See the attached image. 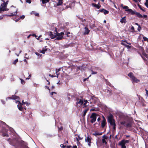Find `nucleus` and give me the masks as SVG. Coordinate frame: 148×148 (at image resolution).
<instances>
[{"label": "nucleus", "mask_w": 148, "mask_h": 148, "mask_svg": "<svg viewBox=\"0 0 148 148\" xmlns=\"http://www.w3.org/2000/svg\"><path fill=\"white\" fill-rule=\"evenodd\" d=\"M85 30L84 34H88L89 32V30H88V28L86 27H85Z\"/></svg>", "instance_id": "aec40b11"}, {"label": "nucleus", "mask_w": 148, "mask_h": 148, "mask_svg": "<svg viewBox=\"0 0 148 148\" xmlns=\"http://www.w3.org/2000/svg\"><path fill=\"white\" fill-rule=\"evenodd\" d=\"M3 16H0V20H1L3 18Z\"/></svg>", "instance_id": "680f3d73"}, {"label": "nucleus", "mask_w": 148, "mask_h": 148, "mask_svg": "<svg viewBox=\"0 0 148 148\" xmlns=\"http://www.w3.org/2000/svg\"><path fill=\"white\" fill-rule=\"evenodd\" d=\"M5 133H4V131H2V133H3V136H7V137H8V134L6 133V132H7V130H6L5 129Z\"/></svg>", "instance_id": "4be33fe9"}, {"label": "nucleus", "mask_w": 148, "mask_h": 148, "mask_svg": "<svg viewBox=\"0 0 148 148\" xmlns=\"http://www.w3.org/2000/svg\"><path fill=\"white\" fill-rule=\"evenodd\" d=\"M92 5L93 6H94L97 8V4H96L94 3H92Z\"/></svg>", "instance_id": "49530a36"}, {"label": "nucleus", "mask_w": 148, "mask_h": 148, "mask_svg": "<svg viewBox=\"0 0 148 148\" xmlns=\"http://www.w3.org/2000/svg\"><path fill=\"white\" fill-rule=\"evenodd\" d=\"M143 39H144V40L145 41L148 40V39L145 37H143Z\"/></svg>", "instance_id": "a18cd8bd"}, {"label": "nucleus", "mask_w": 148, "mask_h": 148, "mask_svg": "<svg viewBox=\"0 0 148 148\" xmlns=\"http://www.w3.org/2000/svg\"><path fill=\"white\" fill-rule=\"evenodd\" d=\"M20 79L21 81V83L22 84H25V82L22 79Z\"/></svg>", "instance_id": "f704fd0d"}, {"label": "nucleus", "mask_w": 148, "mask_h": 148, "mask_svg": "<svg viewBox=\"0 0 148 148\" xmlns=\"http://www.w3.org/2000/svg\"><path fill=\"white\" fill-rule=\"evenodd\" d=\"M92 72V74H96L97 73V72H94L93 71L91 70Z\"/></svg>", "instance_id": "79ce46f5"}, {"label": "nucleus", "mask_w": 148, "mask_h": 148, "mask_svg": "<svg viewBox=\"0 0 148 148\" xmlns=\"http://www.w3.org/2000/svg\"><path fill=\"white\" fill-rule=\"evenodd\" d=\"M47 47V46L45 47V48L44 49H42V50H40L38 51V52L43 54L45 53V52H50V49H49L46 48Z\"/></svg>", "instance_id": "6e6552de"}, {"label": "nucleus", "mask_w": 148, "mask_h": 148, "mask_svg": "<svg viewBox=\"0 0 148 148\" xmlns=\"http://www.w3.org/2000/svg\"><path fill=\"white\" fill-rule=\"evenodd\" d=\"M88 110H89V108H86L84 111V113H83V116H85V115L87 113V112Z\"/></svg>", "instance_id": "bb28decb"}, {"label": "nucleus", "mask_w": 148, "mask_h": 148, "mask_svg": "<svg viewBox=\"0 0 148 148\" xmlns=\"http://www.w3.org/2000/svg\"><path fill=\"white\" fill-rule=\"evenodd\" d=\"M7 5L5 3H2L0 7V13L2 11H7L8 10V9L6 8Z\"/></svg>", "instance_id": "39448f33"}, {"label": "nucleus", "mask_w": 148, "mask_h": 148, "mask_svg": "<svg viewBox=\"0 0 148 148\" xmlns=\"http://www.w3.org/2000/svg\"><path fill=\"white\" fill-rule=\"evenodd\" d=\"M31 36H32L33 37H35L36 38V35L35 34H31Z\"/></svg>", "instance_id": "de8ad7c7"}, {"label": "nucleus", "mask_w": 148, "mask_h": 148, "mask_svg": "<svg viewBox=\"0 0 148 148\" xmlns=\"http://www.w3.org/2000/svg\"><path fill=\"white\" fill-rule=\"evenodd\" d=\"M8 99H19V97L18 96H16L15 95H12V97H9L8 98Z\"/></svg>", "instance_id": "2eb2a0df"}, {"label": "nucleus", "mask_w": 148, "mask_h": 148, "mask_svg": "<svg viewBox=\"0 0 148 148\" xmlns=\"http://www.w3.org/2000/svg\"><path fill=\"white\" fill-rule=\"evenodd\" d=\"M82 137H80L79 135L78 136V138H76V140L77 141V143H79V140H81L83 139Z\"/></svg>", "instance_id": "412c9836"}, {"label": "nucleus", "mask_w": 148, "mask_h": 148, "mask_svg": "<svg viewBox=\"0 0 148 148\" xmlns=\"http://www.w3.org/2000/svg\"><path fill=\"white\" fill-rule=\"evenodd\" d=\"M60 147H65V146L63 144H61L60 145Z\"/></svg>", "instance_id": "bf43d9fd"}, {"label": "nucleus", "mask_w": 148, "mask_h": 148, "mask_svg": "<svg viewBox=\"0 0 148 148\" xmlns=\"http://www.w3.org/2000/svg\"><path fill=\"white\" fill-rule=\"evenodd\" d=\"M70 34V32H68L66 33V35L67 36H68V35Z\"/></svg>", "instance_id": "0e129e2a"}, {"label": "nucleus", "mask_w": 148, "mask_h": 148, "mask_svg": "<svg viewBox=\"0 0 148 148\" xmlns=\"http://www.w3.org/2000/svg\"><path fill=\"white\" fill-rule=\"evenodd\" d=\"M147 15H144L143 16V18H145L147 17Z\"/></svg>", "instance_id": "13d9d810"}, {"label": "nucleus", "mask_w": 148, "mask_h": 148, "mask_svg": "<svg viewBox=\"0 0 148 148\" xmlns=\"http://www.w3.org/2000/svg\"><path fill=\"white\" fill-rule=\"evenodd\" d=\"M145 5L147 8H148V0H146Z\"/></svg>", "instance_id": "72a5a7b5"}, {"label": "nucleus", "mask_w": 148, "mask_h": 148, "mask_svg": "<svg viewBox=\"0 0 148 148\" xmlns=\"http://www.w3.org/2000/svg\"><path fill=\"white\" fill-rule=\"evenodd\" d=\"M124 142H125V144H126V143H129V142H130V140H122Z\"/></svg>", "instance_id": "2f4dec72"}, {"label": "nucleus", "mask_w": 148, "mask_h": 148, "mask_svg": "<svg viewBox=\"0 0 148 148\" xmlns=\"http://www.w3.org/2000/svg\"><path fill=\"white\" fill-rule=\"evenodd\" d=\"M91 138L90 136H88L85 138V141L88 143V145L90 147L91 146Z\"/></svg>", "instance_id": "0eeeda50"}, {"label": "nucleus", "mask_w": 148, "mask_h": 148, "mask_svg": "<svg viewBox=\"0 0 148 148\" xmlns=\"http://www.w3.org/2000/svg\"><path fill=\"white\" fill-rule=\"evenodd\" d=\"M60 68H59V69H56V74L57 75V77H58V75H59L60 74V73H58V72H59L60 71Z\"/></svg>", "instance_id": "393cba45"}, {"label": "nucleus", "mask_w": 148, "mask_h": 148, "mask_svg": "<svg viewBox=\"0 0 148 148\" xmlns=\"http://www.w3.org/2000/svg\"><path fill=\"white\" fill-rule=\"evenodd\" d=\"M113 126V129L114 130H115V128H116V127H115L116 124H115V125H114Z\"/></svg>", "instance_id": "052dcab7"}, {"label": "nucleus", "mask_w": 148, "mask_h": 148, "mask_svg": "<svg viewBox=\"0 0 148 148\" xmlns=\"http://www.w3.org/2000/svg\"><path fill=\"white\" fill-rule=\"evenodd\" d=\"M134 27L133 26H132V27H131V29L132 30H134Z\"/></svg>", "instance_id": "69168bd1"}, {"label": "nucleus", "mask_w": 148, "mask_h": 148, "mask_svg": "<svg viewBox=\"0 0 148 148\" xmlns=\"http://www.w3.org/2000/svg\"><path fill=\"white\" fill-rule=\"evenodd\" d=\"M102 134V132H96L95 133H93V135L96 136H97L101 135Z\"/></svg>", "instance_id": "f3484780"}, {"label": "nucleus", "mask_w": 148, "mask_h": 148, "mask_svg": "<svg viewBox=\"0 0 148 148\" xmlns=\"http://www.w3.org/2000/svg\"><path fill=\"white\" fill-rule=\"evenodd\" d=\"M23 142L22 141H16L14 140L13 141V145L16 148H18V146H22Z\"/></svg>", "instance_id": "7ed1b4c3"}, {"label": "nucleus", "mask_w": 148, "mask_h": 148, "mask_svg": "<svg viewBox=\"0 0 148 148\" xmlns=\"http://www.w3.org/2000/svg\"><path fill=\"white\" fill-rule=\"evenodd\" d=\"M102 143H105L106 144H107V143L106 142V141L105 140V139H102Z\"/></svg>", "instance_id": "58836bf2"}, {"label": "nucleus", "mask_w": 148, "mask_h": 148, "mask_svg": "<svg viewBox=\"0 0 148 148\" xmlns=\"http://www.w3.org/2000/svg\"><path fill=\"white\" fill-rule=\"evenodd\" d=\"M128 76L130 77L132 81V83H138L140 82L139 79H137L134 76L133 73L130 72L128 74Z\"/></svg>", "instance_id": "f257e3e1"}, {"label": "nucleus", "mask_w": 148, "mask_h": 148, "mask_svg": "<svg viewBox=\"0 0 148 148\" xmlns=\"http://www.w3.org/2000/svg\"><path fill=\"white\" fill-rule=\"evenodd\" d=\"M49 76L52 77H57V76H54L53 75H51L50 74H49Z\"/></svg>", "instance_id": "3c124183"}, {"label": "nucleus", "mask_w": 148, "mask_h": 148, "mask_svg": "<svg viewBox=\"0 0 148 148\" xmlns=\"http://www.w3.org/2000/svg\"><path fill=\"white\" fill-rule=\"evenodd\" d=\"M128 11L132 15L136 14L139 18H143V15L139 12H137L136 11H133L132 9H129Z\"/></svg>", "instance_id": "20e7f679"}, {"label": "nucleus", "mask_w": 148, "mask_h": 148, "mask_svg": "<svg viewBox=\"0 0 148 148\" xmlns=\"http://www.w3.org/2000/svg\"><path fill=\"white\" fill-rule=\"evenodd\" d=\"M97 115V114L96 113H93L90 116V118L92 119L90 121L91 123H93L96 121Z\"/></svg>", "instance_id": "423d86ee"}, {"label": "nucleus", "mask_w": 148, "mask_h": 148, "mask_svg": "<svg viewBox=\"0 0 148 148\" xmlns=\"http://www.w3.org/2000/svg\"><path fill=\"white\" fill-rule=\"evenodd\" d=\"M106 120L105 119H103V120H102V122H101V127L102 128H104V127L105 126V125H106Z\"/></svg>", "instance_id": "f8f14e48"}, {"label": "nucleus", "mask_w": 148, "mask_h": 148, "mask_svg": "<svg viewBox=\"0 0 148 148\" xmlns=\"http://www.w3.org/2000/svg\"><path fill=\"white\" fill-rule=\"evenodd\" d=\"M26 2L30 4L31 2V0H26Z\"/></svg>", "instance_id": "c03bdc74"}, {"label": "nucleus", "mask_w": 148, "mask_h": 148, "mask_svg": "<svg viewBox=\"0 0 148 148\" xmlns=\"http://www.w3.org/2000/svg\"><path fill=\"white\" fill-rule=\"evenodd\" d=\"M125 126L127 127H130L132 126V124L130 122L126 123Z\"/></svg>", "instance_id": "6ab92c4d"}, {"label": "nucleus", "mask_w": 148, "mask_h": 148, "mask_svg": "<svg viewBox=\"0 0 148 148\" xmlns=\"http://www.w3.org/2000/svg\"><path fill=\"white\" fill-rule=\"evenodd\" d=\"M101 120V119L100 118V117H99L97 119V121H100Z\"/></svg>", "instance_id": "e2e57ef3"}, {"label": "nucleus", "mask_w": 148, "mask_h": 148, "mask_svg": "<svg viewBox=\"0 0 148 148\" xmlns=\"http://www.w3.org/2000/svg\"><path fill=\"white\" fill-rule=\"evenodd\" d=\"M141 27H140V25H139L138 27V30L139 31H140V30H141Z\"/></svg>", "instance_id": "8fccbe9b"}, {"label": "nucleus", "mask_w": 148, "mask_h": 148, "mask_svg": "<svg viewBox=\"0 0 148 148\" xmlns=\"http://www.w3.org/2000/svg\"><path fill=\"white\" fill-rule=\"evenodd\" d=\"M22 102L23 104H26L27 106H28L29 104L27 102H24L23 100L22 101Z\"/></svg>", "instance_id": "c9c22d12"}, {"label": "nucleus", "mask_w": 148, "mask_h": 148, "mask_svg": "<svg viewBox=\"0 0 148 148\" xmlns=\"http://www.w3.org/2000/svg\"><path fill=\"white\" fill-rule=\"evenodd\" d=\"M126 123V122L125 121H122L120 123L121 124L124 125H125Z\"/></svg>", "instance_id": "4c0bfd02"}, {"label": "nucleus", "mask_w": 148, "mask_h": 148, "mask_svg": "<svg viewBox=\"0 0 148 148\" xmlns=\"http://www.w3.org/2000/svg\"><path fill=\"white\" fill-rule=\"evenodd\" d=\"M98 11L101 12H103L105 14H106L109 13V11H108L107 10L104 9L99 10Z\"/></svg>", "instance_id": "ddd939ff"}, {"label": "nucleus", "mask_w": 148, "mask_h": 148, "mask_svg": "<svg viewBox=\"0 0 148 148\" xmlns=\"http://www.w3.org/2000/svg\"><path fill=\"white\" fill-rule=\"evenodd\" d=\"M17 9H16L15 12H14L13 13H11V14L10 15H7V16H12L14 15H15L17 13Z\"/></svg>", "instance_id": "a878e982"}, {"label": "nucleus", "mask_w": 148, "mask_h": 148, "mask_svg": "<svg viewBox=\"0 0 148 148\" xmlns=\"http://www.w3.org/2000/svg\"><path fill=\"white\" fill-rule=\"evenodd\" d=\"M125 144L122 140H121L119 143V145L121 146V148H126V146Z\"/></svg>", "instance_id": "9b49d317"}, {"label": "nucleus", "mask_w": 148, "mask_h": 148, "mask_svg": "<svg viewBox=\"0 0 148 148\" xmlns=\"http://www.w3.org/2000/svg\"><path fill=\"white\" fill-rule=\"evenodd\" d=\"M18 59H16L15 60H14V61L13 62V64H16V62H18Z\"/></svg>", "instance_id": "ea45409f"}, {"label": "nucleus", "mask_w": 148, "mask_h": 148, "mask_svg": "<svg viewBox=\"0 0 148 148\" xmlns=\"http://www.w3.org/2000/svg\"><path fill=\"white\" fill-rule=\"evenodd\" d=\"M123 9H125V11L128 12H129V11H128L129 9H129L128 7L127 6H125L124 7H123Z\"/></svg>", "instance_id": "b1692460"}, {"label": "nucleus", "mask_w": 148, "mask_h": 148, "mask_svg": "<svg viewBox=\"0 0 148 148\" xmlns=\"http://www.w3.org/2000/svg\"><path fill=\"white\" fill-rule=\"evenodd\" d=\"M58 2L56 5L58 6L60 5H62L63 3V0H57Z\"/></svg>", "instance_id": "a211bd4d"}, {"label": "nucleus", "mask_w": 148, "mask_h": 148, "mask_svg": "<svg viewBox=\"0 0 148 148\" xmlns=\"http://www.w3.org/2000/svg\"><path fill=\"white\" fill-rule=\"evenodd\" d=\"M125 46L128 48H130V46L128 45H126Z\"/></svg>", "instance_id": "4d7b16f0"}, {"label": "nucleus", "mask_w": 148, "mask_h": 148, "mask_svg": "<svg viewBox=\"0 0 148 148\" xmlns=\"http://www.w3.org/2000/svg\"><path fill=\"white\" fill-rule=\"evenodd\" d=\"M102 138H103V139L105 140H107L108 138V137L105 135H103L102 136Z\"/></svg>", "instance_id": "7c9ffc66"}, {"label": "nucleus", "mask_w": 148, "mask_h": 148, "mask_svg": "<svg viewBox=\"0 0 148 148\" xmlns=\"http://www.w3.org/2000/svg\"><path fill=\"white\" fill-rule=\"evenodd\" d=\"M76 100V105L79 107H80L81 105L83 103V101L82 99H77Z\"/></svg>", "instance_id": "1a4fd4ad"}, {"label": "nucleus", "mask_w": 148, "mask_h": 148, "mask_svg": "<svg viewBox=\"0 0 148 148\" xmlns=\"http://www.w3.org/2000/svg\"><path fill=\"white\" fill-rule=\"evenodd\" d=\"M88 103L87 100H85L84 101V103H83V105L84 107H85L86 106V103Z\"/></svg>", "instance_id": "c756f323"}, {"label": "nucleus", "mask_w": 148, "mask_h": 148, "mask_svg": "<svg viewBox=\"0 0 148 148\" xmlns=\"http://www.w3.org/2000/svg\"><path fill=\"white\" fill-rule=\"evenodd\" d=\"M72 148H77V146L76 145L73 146Z\"/></svg>", "instance_id": "338daca9"}, {"label": "nucleus", "mask_w": 148, "mask_h": 148, "mask_svg": "<svg viewBox=\"0 0 148 148\" xmlns=\"http://www.w3.org/2000/svg\"><path fill=\"white\" fill-rule=\"evenodd\" d=\"M108 122L110 123V125L112 126L115 124L114 120L113 119V116L112 114H110L108 116Z\"/></svg>", "instance_id": "f03ea898"}, {"label": "nucleus", "mask_w": 148, "mask_h": 148, "mask_svg": "<svg viewBox=\"0 0 148 148\" xmlns=\"http://www.w3.org/2000/svg\"><path fill=\"white\" fill-rule=\"evenodd\" d=\"M25 17V16L24 15H23L20 17V18H22V19H23Z\"/></svg>", "instance_id": "09e8293b"}, {"label": "nucleus", "mask_w": 148, "mask_h": 148, "mask_svg": "<svg viewBox=\"0 0 148 148\" xmlns=\"http://www.w3.org/2000/svg\"><path fill=\"white\" fill-rule=\"evenodd\" d=\"M101 6V5L99 4V3L97 5V8L98 9H99Z\"/></svg>", "instance_id": "e433bc0d"}, {"label": "nucleus", "mask_w": 148, "mask_h": 148, "mask_svg": "<svg viewBox=\"0 0 148 148\" xmlns=\"http://www.w3.org/2000/svg\"><path fill=\"white\" fill-rule=\"evenodd\" d=\"M143 56H144L146 58H147L148 57V56L146 54L144 53H143Z\"/></svg>", "instance_id": "a19ab883"}, {"label": "nucleus", "mask_w": 148, "mask_h": 148, "mask_svg": "<svg viewBox=\"0 0 148 148\" xmlns=\"http://www.w3.org/2000/svg\"><path fill=\"white\" fill-rule=\"evenodd\" d=\"M125 16L122 18L120 20V22L122 23H126V21L125 19Z\"/></svg>", "instance_id": "dca6fc26"}, {"label": "nucleus", "mask_w": 148, "mask_h": 148, "mask_svg": "<svg viewBox=\"0 0 148 148\" xmlns=\"http://www.w3.org/2000/svg\"><path fill=\"white\" fill-rule=\"evenodd\" d=\"M18 108L19 110H20L21 111L22 109V106L21 105V103L19 105H18Z\"/></svg>", "instance_id": "cd10ccee"}, {"label": "nucleus", "mask_w": 148, "mask_h": 148, "mask_svg": "<svg viewBox=\"0 0 148 148\" xmlns=\"http://www.w3.org/2000/svg\"><path fill=\"white\" fill-rule=\"evenodd\" d=\"M71 146H70V145H69V146H68L67 147V148H71Z\"/></svg>", "instance_id": "774afa93"}, {"label": "nucleus", "mask_w": 148, "mask_h": 148, "mask_svg": "<svg viewBox=\"0 0 148 148\" xmlns=\"http://www.w3.org/2000/svg\"><path fill=\"white\" fill-rule=\"evenodd\" d=\"M53 93H56L55 92H52L51 93V95H53Z\"/></svg>", "instance_id": "5fc2aeb1"}, {"label": "nucleus", "mask_w": 148, "mask_h": 148, "mask_svg": "<svg viewBox=\"0 0 148 148\" xmlns=\"http://www.w3.org/2000/svg\"><path fill=\"white\" fill-rule=\"evenodd\" d=\"M56 33L58 35H59L60 36H62V37L63 38V36L64 35V33L63 32H61L60 33H58L57 32V30H56Z\"/></svg>", "instance_id": "5701e85b"}, {"label": "nucleus", "mask_w": 148, "mask_h": 148, "mask_svg": "<svg viewBox=\"0 0 148 148\" xmlns=\"http://www.w3.org/2000/svg\"><path fill=\"white\" fill-rule=\"evenodd\" d=\"M139 7L140 8V9L141 10H142L143 11H145V9L142 8L140 5H139Z\"/></svg>", "instance_id": "37998d69"}, {"label": "nucleus", "mask_w": 148, "mask_h": 148, "mask_svg": "<svg viewBox=\"0 0 148 148\" xmlns=\"http://www.w3.org/2000/svg\"><path fill=\"white\" fill-rule=\"evenodd\" d=\"M31 75L30 74H29V77L27 78H26V79H29L30 78V77H31Z\"/></svg>", "instance_id": "603ef678"}, {"label": "nucleus", "mask_w": 148, "mask_h": 148, "mask_svg": "<svg viewBox=\"0 0 148 148\" xmlns=\"http://www.w3.org/2000/svg\"><path fill=\"white\" fill-rule=\"evenodd\" d=\"M41 55L40 54H39L38 53V55H37V56H38V58H40V57H41Z\"/></svg>", "instance_id": "864d4df0"}, {"label": "nucleus", "mask_w": 148, "mask_h": 148, "mask_svg": "<svg viewBox=\"0 0 148 148\" xmlns=\"http://www.w3.org/2000/svg\"><path fill=\"white\" fill-rule=\"evenodd\" d=\"M145 90L146 91V94L147 95V96H148V90H147L146 89H145Z\"/></svg>", "instance_id": "6e6d98bb"}, {"label": "nucleus", "mask_w": 148, "mask_h": 148, "mask_svg": "<svg viewBox=\"0 0 148 148\" xmlns=\"http://www.w3.org/2000/svg\"><path fill=\"white\" fill-rule=\"evenodd\" d=\"M41 1H42V3L43 4H45L49 2L48 1H47V0H41Z\"/></svg>", "instance_id": "473e14b6"}, {"label": "nucleus", "mask_w": 148, "mask_h": 148, "mask_svg": "<svg viewBox=\"0 0 148 148\" xmlns=\"http://www.w3.org/2000/svg\"><path fill=\"white\" fill-rule=\"evenodd\" d=\"M57 36L58 37H57L55 39V40H62L63 38L62 37V36H60L59 35H58L56 33V37Z\"/></svg>", "instance_id": "4468645a"}, {"label": "nucleus", "mask_w": 148, "mask_h": 148, "mask_svg": "<svg viewBox=\"0 0 148 148\" xmlns=\"http://www.w3.org/2000/svg\"><path fill=\"white\" fill-rule=\"evenodd\" d=\"M31 14H34L35 16H37V13L34 11H32L30 13Z\"/></svg>", "instance_id": "c85d7f7f"}, {"label": "nucleus", "mask_w": 148, "mask_h": 148, "mask_svg": "<svg viewBox=\"0 0 148 148\" xmlns=\"http://www.w3.org/2000/svg\"><path fill=\"white\" fill-rule=\"evenodd\" d=\"M48 35L50 36L51 39L55 38L56 37V33L53 34L51 32H48Z\"/></svg>", "instance_id": "9d476101"}]
</instances>
